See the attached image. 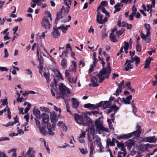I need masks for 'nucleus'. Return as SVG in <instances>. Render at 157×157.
I'll use <instances>...</instances> for the list:
<instances>
[{
  "instance_id": "obj_1",
  "label": "nucleus",
  "mask_w": 157,
  "mask_h": 157,
  "mask_svg": "<svg viewBox=\"0 0 157 157\" xmlns=\"http://www.w3.org/2000/svg\"><path fill=\"white\" fill-rule=\"evenodd\" d=\"M48 130V133L50 136H54V133L52 132V125L50 123L45 124L44 123H42L41 126L40 125L38 128L39 129H46V127Z\"/></svg>"
},
{
  "instance_id": "obj_2",
  "label": "nucleus",
  "mask_w": 157,
  "mask_h": 157,
  "mask_svg": "<svg viewBox=\"0 0 157 157\" xmlns=\"http://www.w3.org/2000/svg\"><path fill=\"white\" fill-rule=\"evenodd\" d=\"M59 93L62 95L64 96L65 94H70V92L68 88L63 83H61L59 86Z\"/></svg>"
},
{
  "instance_id": "obj_3",
  "label": "nucleus",
  "mask_w": 157,
  "mask_h": 157,
  "mask_svg": "<svg viewBox=\"0 0 157 157\" xmlns=\"http://www.w3.org/2000/svg\"><path fill=\"white\" fill-rule=\"evenodd\" d=\"M74 118L76 122L78 124L85 126L87 124L84 122L83 116L78 113H75L74 114Z\"/></svg>"
},
{
  "instance_id": "obj_4",
  "label": "nucleus",
  "mask_w": 157,
  "mask_h": 157,
  "mask_svg": "<svg viewBox=\"0 0 157 157\" xmlns=\"http://www.w3.org/2000/svg\"><path fill=\"white\" fill-rule=\"evenodd\" d=\"M111 67H106L105 68H102L100 71V73L103 75H106V76H105V78H106L108 79L111 73Z\"/></svg>"
},
{
  "instance_id": "obj_5",
  "label": "nucleus",
  "mask_w": 157,
  "mask_h": 157,
  "mask_svg": "<svg viewBox=\"0 0 157 157\" xmlns=\"http://www.w3.org/2000/svg\"><path fill=\"white\" fill-rule=\"evenodd\" d=\"M41 24L42 26L46 29H49L50 28V24L48 18L45 16L42 20Z\"/></svg>"
},
{
  "instance_id": "obj_6",
  "label": "nucleus",
  "mask_w": 157,
  "mask_h": 157,
  "mask_svg": "<svg viewBox=\"0 0 157 157\" xmlns=\"http://www.w3.org/2000/svg\"><path fill=\"white\" fill-rule=\"evenodd\" d=\"M96 129L98 132L101 131V130L103 128V125L102 123L100 121V118L99 117L96 119L94 122Z\"/></svg>"
},
{
  "instance_id": "obj_7",
  "label": "nucleus",
  "mask_w": 157,
  "mask_h": 157,
  "mask_svg": "<svg viewBox=\"0 0 157 157\" xmlns=\"http://www.w3.org/2000/svg\"><path fill=\"white\" fill-rule=\"evenodd\" d=\"M66 10H60L57 12L56 13V17L55 19V23L60 20L63 18L65 15V12H66Z\"/></svg>"
},
{
  "instance_id": "obj_8",
  "label": "nucleus",
  "mask_w": 157,
  "mask_h": 157,
  "mask_svg": "<svg viewBox=\"0 0 157 157\" xmlns=\"http://www.w3.org/2000/svg\"><path fill=\"white\" fill-rule=\"evenodd\" d=\"M50 120L53 124H55L58 121L57 119V114L55 112H51L50 113Z\"/></svg>"
},
{
  "instance_id": "obj_9",
  "label": "nucleus",
  "mask_w": 157,
  "mask_h": 157,
  "mask_svg": "<svg viewBox=\"0 0 157 157\" xmlns=\"http://www.w3.org/2000/svg\"><path fill=\"white\" fill-rule=\"evenodd\" d=\"M125 144L128 150H130L132 147L135 144L134 140L131 139L125 142Z\"/></svg>"
},
{
  "instance_id": "obj_10",
  "label": "nucleus",
  "mask_w": 157,
  "mask_h": 157,
  "mask_svg": "<svg viewBox=\"0 0 157 157\" xmlns=\"http://www.w3.org/2000/svg\"><path fill=\"white\" fill-rule=\"evenodd\" d=\"M35 153V151L33 150V148L30 147L28 151L24 155V157H26L30 154V155H29V157H35V155L34 154Z\"/></svg>"
},
{
  "instance_id": "obj_11",
  "label": "nucleus",
  "mask_w": 157,
  "mask_h": 157,
  "mask_svg": "<svg viewBox=\"0 0 157 157\" xmlns=\"http://www.w3.org/2000/svg\"><path fill=\"white\" fill-rule=\"evenodd\" d=\"M41 117L42 119V123L45 124L49 123L48 122L49 121V117L48 115L45 113H42L41 114Z\"/></svg>"
},
{
  "instance_id": "obj_12",
  "label": "nucleus",
  "mask_w": 157,
  "mask_h": 157,
  "mask_svg": "<svg viewBox=\"0 0 157 157\" xmlns=\"http://www.w3.org/2000/svg\"><path fill=\"white\" fill-rule=\"evenodd\" d=\"M98 79L95 76H92L91 79V86L93 87H96L99 86L97 83Z\"/></svg>"
},
{
  "instance_id": "obj_13",
  "label": "nucleus",
  "mask_w": 157,
  "mask_h": 157,
  "mask_svg": "<svg viewBox=\"0 0 157 157\" xmlns=\"http://www.w3.org/2000/svg\"><path fill=\"white\" fill-rule=\"evenodd\" d=\"M33 114L38 119H41V115L40 111L37 108L34 107L33 109Z\"/></svg>"
},
{
  "instance_id": "obj_14",
  "label": "nucleus",
  "mask_w": 157,
  "mask_h": 157,
  "mask_svg": "<svg viewBox=\"0 0 157 157\" xmlns=\"http://www.w3.org/2000/svg\"><path fill=\"white\" fill-rule=\"evenodd\" d=\"M97 11L98 14L97 17V21L98 23L102 24L103 23V21L102 19V15L98 12L99 10Z\"/></svg>"
},
{
  "instance_id": "obj_15",
  "label": "nucleus",
  "mask_w": 157,
  "mask_h": 157,
  "mask_svg": "<svg viewBox=\"0 0 157 157\" xmlns=\"http://www.w3.org/2000/svg\"><path fill=\"white\" fill-rule=\"evenodd\" d=\"M53 31L52 32V35L54 38H58L60 35L59 30L55 27H53Z\"/></svg>"
},
{
  "instance_id": "obj_16",
  "label": "nucleus",
  "mask_w": 157,
  "mask_h": 157,
  "mask_svg": "<svg viewBox=\"0 0 157 157\" xmlns=\"http://www.w3.org/2000/svg\"><path fill=\"white\" fill-rule=\"evenodd\" d=\"M141 131H138L136 130L133 132L129 133L130 137H131L133 135H134L135 136L139 137L140 136V134H141Z\"/></svg>"
},
{
  "instance_id": "obj_17",
  "label": "nucleus",
  "mask_w": 157,
  "mask_h": 157,
  "mask_svg": "<svg viewBox=\"0 0 157 157\" xmlns=\"http://www.w3.org/2000/svg\"><path fill=\"white\" fill-rule=\"evenodd\" d=\"M107 5V2L105 1L102 2L99 6L97 10H105V8Z\"/></svg>"
},
{
  "instance_id": "obj_18",
  "label": "nucleus",
  "mask_w": 157,
  "mask_h": 157,
  "mask_svg": "<svg viewBox=\"0 0 157 157\" xmlns=\"http://www.w3.org/2000/svg\"><path fill=\"white\" fill-rule=\"evenodd\" d=\"M34 3H36L37 6H40L42 8H43L47 6L45 3L43 4L41 2V0H32Z\"/></svg>"
},
{
  "instance_id": "obj_19",
  "label": "nucleus",
  "mask_w": 157,
  "mask_h": 157,
  "mask_svg": "<svg viewBox=\"0 0 157 157\" xmlns=\"http://www.w3.org/2000/svg\"><path fill=\"white\" fill-rule=\"evenodd\" d=\"M77 99L76 98H71L72 101V105L73 108H77L79 105V103L78 101H76Z\"/></svg>"
},
{
  "instance_id": "obj_20",
  "label": "nucleus",
  "mask_w": 157,
  "mask_h": 157,
  "mask_svg": "<svg viewBox=\"0 0 157 157\" xmlns=\"http://www.w3.org/2000/svg\"><path fill=\"white\" fill-rule=\"evenodd\" d=\"M84 107L86 108H88L90 109H94L96 108L95 105L92 104L90 103L85 104L84 105Z\"/></svg>"
},
{
  "instance_id": "obj_21",
  "label": "nucleus",
  "mask_w": 157,
  "mask_h": 157,
  "mask_svg": "<svg viewBox=\"0 0 157 157\" xmlns=\"http://www.w3.org/2000/svg\"><path fill=\"white\" fill-rule=\"evenodd\" d=\"M132 98V96L130 95L128 96L125 98H123V100L125 104H129L130 103V100Z\"/></svg>"
},
{
  "instance_id": "obj_22",
  "label": "nucleus",
  "mask_w": 157,
  "mask_h": 157,
  "mask_svg": "<svg viewBox=\"0 0 157 157\" xmlns=\"http://www.w3.org/2000/svg\"><path fill=\"white\" fill-rule=\"evenodd\" d=\"M130 138L129 133L117 136V138L118 140L127 139Z\"/></svg>"
},
{
  "instance_id": "obj_23",
  "label": "nucleus",
  "mask_w": 157,
  "mask_h": 157,
  "mask_svg": "<svg viewBox=\"0 0 157 157\" xmlns=\"http://www.w3.org/2000/svg\"><path fill=\"white\" fill-rule=\"evenodd\" d=\"M71 0H64L65 5L67 6L66 7V10H69L70 9V6L71 4Z\"/></svg>"
},
{
  "instance_id": "obj_24",
  "label": "nucleus",
  "mask_w": 157,
  "mask_h": 157,
  "mask_svg": "<svg viewBox=\"0 0 157 157\" xmlns=\"http://www.w3.org/2000/svg\"><path fill=\"white\" fill-rule=\"evenodd\" d=\"M61 65L63 69L66 68L67 67V61L65 58H63L61 61Z\"/></svg>"
},
{
  "instance_id": "obj_25",
  "label": "nucleus",
  "mask_w": 157,
  "mask_h": 157,
  "mask_svg": "<svg viewBox=\"0 0 157 157\" xmlns=\"http://www.w3.org/2000/svg\"><path fill=\"white\" fill-rule=\"evenodd\" d=\"M109 37L110 40L113 42H116L118 41V40L117 39L115 34L113 33H110Z\"/></svg>"
},
{
  "instance_id": "obj_26",
  "label": "nucleus",
  "mask_w": 157,
  "mask_h": 157,
  "mask_svg": "<svg viewBox=\"0 0 157 157\" xmlns=\"http://www.w3.org/2000/svg\"><path fill=\"white\" fill-rule=\"evenodd\" d=\"M148 142L149 143H155L156 142V139L155 136H148Z\"/></svg>"
},
{
  "instance_id": "obj_27",
  "label": "nucleus",
  "mask_w": 157,
  "mask_h": 157,
  "mask_svg": "<svg viewBox=\"0 0 157 157\" xmlns=\"http://www.w3.org/2000/svg\"><path fill=\"white\" fill-rule=\"evenodd\" d=\"M103 109H106L109 108L111 105V103L108 101H105L104 102Z\"/></svg>"
},
{
  "instance_id": "obj_28",
  "label": "nucleus",
  "mask_w": 157,
  "mask_h": 157,
  "mask_svg": "<svg viewBox=\"0 0 157 157\" xmlns=\"http://www.w3.org/2000/svg\"><path fill=\"white\" fill-rule=\"evenodd\" d=\"M102 75H101V73H100V71L99 72V73L97 74L96 76L98 77L99 79V82L100 83H101L105 79V77L103 76L102 77Z\"/></svg>"
},
{
  "instance_id": "obj_29",
  "label": "nucleus",
  "mask_w": 157,
  "mask_h": 157,
  "mask_svg": "<svg viewBox=\"0 0 157 157\" xmlns=\"http://www.w3.org/2000/svg\"><path fill=\"white\" fill-rule=\"evenodd\" d=\"M38 60H39V64L38 66L42 65L43 66L44 63V59L41 55H40V56H39L38 58Z\"/></svg>"
},
{
  "instance_id": "obj_30",
  "label": "nucleus",
  "mask_w": 157,
  "mask_h": 157,
  "mask_svg": "<svg viewBox=\"0 0 157 157\" xmlns=\"http://www.w3.org/2000/svg\"><path fill=\"white\" fill-rule=\"evenodd\" d=\"M108 144L111 146H114L115 145L114 143V138L112 139V141H111L110 139H108L106 141V144Z\"/></svg>"
},
{
  "instance_id": "obj_31",
  "label": "nucleus",
  "mask_w": 157,
  "mask_h": 157,
  "mask_svg": "<svg viewBox=\"0 0 157 157\" xmlns=\"http://www.w3.org/2000/svg\"><path fill=\"white\" fill-rule=\"evenodd\" d=\"M128 63L125 65L126 66L125 67L124 70L126 71H128L129 70L133 68V65H131L130 63L129 64H128Z\"/></svg>"
},
{
  "instance_id": "obj_32",
  "label": "nucleus",
  "mask_w": 157,
  "mask_h": 157,
  "mask_svg": "<svg viewBox=\"0 0 157 157\" xmlns=\"http://www.w3.org/2000/svg\"><path fill=\"white\" fill-rule=\"evenodd\" d=\"M104 56L106 58V60L107 62V67H111L110 65V63L109 62L110 59V56L107 54H105V55Z\"/></svg>"
},
{
  "instance_id": "obj_33",
  "label": "nucleus",
  "mask_w": 157,
  "mask_h": 157,
  "mask_svg": "<svg viewBox=\"0 0 157 157\" xmlns=\"http://www.w3.org/2000/svg\"><path fill=\"white\" fill-rule=\"evenodd\" d=\"M44 77H45L46 79V81L47 83H48L50 81V80L49 81V76L50 74H48L46 73V72H44Z\"/></svg>"
},
{
  "instance_id": "obj_34",
  "label": "nucleus",
  "mask_w": 157,
  "mask_h": 157,
  "mask_svg": "<svg viewBox=\"0 0 157 157\" xmlns=\"http://www.w3.org/2000/svg\"><path fill=\"white\" fill-rule=\"evenodd\" d=\"M79 150H80L81 153L82 154H87L88 153V151L86 148L84 149L82 147H81L79 148Z\"/></svg>"
},
{
  "instance_id": "obj_35",
  "label": "nucleus",
  "mask_w": 157,
  "mask_h": 157,
  "mask_svg": "<svg viewBox=\"0 0 157 157\" xmlns=\"http://www.w3.org/2000/svg\"><path fill=\"white\" fill-rule=\"evenodd\" d=\"M40 133L43 136L46 135L48 134V132L46 129H39Z\"/></svg>"
},
{
  "instance_id": "obj_36",
  "label": "nucleus",
  "mask_w": 157,
  "mask_h": 157,
  "mask_svg": "<svg viewBox=\"0 0 157 157\" xmlns=\"http://www.w3.org/2000/svg\"><path fill=\"white\" fill-rule=\"evenodd\" d=\"M133 11L132 13L129 15V19L132 21L133 19V16H135L136 14V11L137 10H133Z\"/></svg>"
},
{
  "instance_id": "obj_37",
  "label": "nucleus",
  "mask_w": 157,
  "mask_h": 157,
  "mask_svg": "<svg viewBox=\"0 0 157 157\" xmlns=\"http://www.w3.org/2000/svg\"><path fill=\"white\" fill-rule=\"evenodd\" d=\"M135 65L136 66H137L139 63L140 62V59L139 57L137 56H135Z\"/></svg>"
},
{
  "instance_id": "obj_38",
  "label": "nucleus",
  "mask_w": 157,
  "mask_h": 157,
  "mask_svg": "<svg viewBox=\"0 0 157 157\" xmlns=\"http://www.w3.org/2000/svg\"><path fill=\"white\" fill-rule=\"evenodd\" d=\"M136 50L137 52H140L141 51V47L139 43L137 42L136 46Z\"/></svg>"
},
{
  "instance_id": "obj_39",
  "label": "nucleus",
  "mask_w": 157,
  "mask_h": 157,
  "mask_svg": "<svg viewBox=\"0 0 157 157\" xmlns=\"http://www.w3.org/2000/svg\"><path fill=\"white\" fill-rule=\"evenodd\" d=\"M131 60L127 59L125 61V63L124 65H126L127 64V63H128V64H129L130 63H132L134 61H135V57L134 58L133 57H131Z\"/></svg>"
},
{
  "instance_id": "obj_40",
  "label": "nucleus",
  "mask_w": 157,
  "mask_h": 157,
  "mask_svg": "<svg viewBox=\"0 0 157 157\" xmlns=\"http://www.w3.org/2000/svg\"><path fill=\"white\" fill-rule=\"evenodd\" d=\"M125 146L124 145V146H123V147H121V151H123V156L124 157L125 156H126V155L127 154V153L126 150L125 148Z\"/></svg>"
},
{
  "instance_id": "obj_41",
  "label": "nucleus",
  "mask_w": 157,
  "mask_h": 157,
  "mask_svg": "<svg viewBox=\"0 0 157 157\" xmlns=\"http://www.w3.org/2000/svg\"><path fill=\"white\" fill-rule=\"evenodd\" d=\"M40 110L42 111H44L46 112L49 113L50 112V110L49 108L42 106L40 107Z\"/></svg>"
},
{
  "instance_id": "obj_42",
  "label": "nucleus",
  "mask_w": 157,
  "mask_h": 157,
  "mask_svg": "<svg viewBox=\"0 0 157 157\" xmlns=\"http://www.w3.org/2000/svg\"><path fill=\"white\" fill-rule=\"evenodd\" d=\"M90 133L94 136L95 133V130L94 127L93 125H91L90 128Z\"/></svg>"
},
{
  "instance_id": "obj_43",
  "label": "nucleus",
  "mask_w": 157,
  "mask_h": 157,
  "mask_svg": "<svg viewBox=\"0 0 157 157\" xmlns=\"http://www.w3.org/2000/svg\"><path fill=\"white\" fill-rule=\"evenodd\" d=\"M31 106V105L30 103H28L27 105V107L25 109V114L27 113L29 110L30 109V107Z\"/></svg>"
},
{
  "instance_id": "obj_44",
  "label": "nucleus",
  "mask_w": 157,
  "mask_h": 157,
  "mask_svg": "<svg viewBox=\"0 0 157 157\" xmlns=\"http://www.w3.org/2000/svg\"><path fill=\"white\" fill-rule=\"evenodd\" d=\"M45 15H46V16L47 17V18H48V17L50 19L51 21H52V17H51V15L50 13L49 12L46 10L45 12Z\"/></svg>"
},
{
  "instance_id": "obj_45",
  "label": "nucleus",
  "mask_w": 157,
  "mask_h": 157,
  "mask_svg": "<svg viewBox=\"0 0 157 157\" xmlns=\"http://www.w3.org/2000/svg\"><path fill=\"white\" fill-rule=\"evenodd\" d=\"M110 108H111L112 110L114 109V111L115 112L117 111L119 109V108L117 107L116 104H115L111 106H110Z\"/></svg>"
},
{
  "instance_id": "obj_46",
  "label": "nucleus",
  "mask_w": 157,
  "mask_h": 157,
  "mask_svg": "<svg viewBox=\"0 0 157 157\" xmlns=\"http://www.w3.org/2000/svg\"><path fill=\"white\" fill-rule=\"evenodd\" d=\"M98 146L99 147L100 151L101 152H103L104 151L102 150L103 149H104V148L102 146L101 143H99L98 144Z\"/></svg>"
},
{
  "instance_id": "obj_47",
  "label": "nucleus",
  "mask_w": 157,
  "mask_h": 157,
  "mask_svg": "<svg viewBox=\"0 0 157 157\" xmlns=\"http://www.w3.org/2000/svg\"><path fill=\"white\" fill-rule=\"evenodd\" d=\"M152 60V59L150 57H149L148 59H147L145 62V64L147 65H149L151 61Z\"/></svg>"
},
{
  "instance_id": "obj_48",
  "label": "nucleus",
  "mask_w": 157,
  "mask_h": 157,
  "mask_svg": "<svg viewBox=\"0 0 157 157\" xmlns=\"http://www.w3.org/2000/svg\"><path fill=\"white\" fill-rule=\"evenodd\" d=\"M144 26L147 31H150L151 30V27L149 24H145L144 25Z\"/></svg>"
},
{
  "instance_id": "obj_49",
  "label": "nucleus",
  "mask_w": 157,
  "mask_h": 157,
  "mask_svg": "<svg viewBox=\"0 0 157 157\" xmlns=\"http://www.w3.org/2000/svg\"><path fill=\"white\" fill-rule=\"evenodd\" d=\"M121 89L118 87L116 90V93H114V94L116 95V96L119 95L120 93H121Z\"/></svg>"
},
{
  "instance_id": "obj_50",
  "label": "nucleus",
  "mask_w": 157,
  "mask_h": 157,
  "mask_svg": "<svg viewBox=\"0 0 157 157\" xmlns=\"http://www.w3.org/2000/svg\"><path fill=\"white\" fill-rule=\"evenodd\" d=\"M124 30V29L122 28L121 30L117 31L116 32V33L117 35H121L123 33Z\"/></svg>"
},
{
  "instance_id": "obj_51",
  "label": "nucleus",
  "mask_w": 157,
  "mask_h": 157,
  "mask_svg": "<svg viewBox=\"0 0 157 157\" xmlns=\"http://www.w3.org/2000/svg\"><path fill=\"white\" fill-rule=\"evenodd\" d=\"M70 26V25H67L66 26H64V25H63V28L62 30V31L64 33H66V32H64V31H67V30L68 28Z\"/></svg>"
},
{
  "instance_id": "obj_52",
  "label": "nucleus",
  "mask_w": 157,
  "mask_h": 157,
  "mask_svg": "<svg viewBox=\"0 0 157 157\" xmlns=\"http://www.w3.org/2000/svg\"><path fill=\"white\" fill-rule=\"evenodd\" d=\"M104 101H100L98 105H96V109H98L99 107H101L102 106L103 108L104 106Z\"/></svg>"
},
{
  "instance_id": "obj_53",
  "label": "nucleus",
  "mask_w": 157,
  "mask_h": 157,
  "mask_svg": "<svg viewBox=\"0 0 157 157\" xmlns=\"http://www.w3.org/2000/svg\"><path fill=\"white\" fill-rule=\"evenodd\" d=\"M2 101V102L1 104L2 105H8V101L7 98L5 99L4 100H1Z\"/></svg>"
},
{
  "instance_id": "obj_54",
  "label": "nucleus",
  "mask_w": 157,
  "mask_h": 157,
  "mask_svg": "<svg viewBox=\"0 0 157 157\" xmlns=\"http://www.w3.org/2000/svg\"><path fill=\"white\" fill-rule=\"evenodd\" d=\"M57 71L58 72V75L56 76V77L61 79H63V76L61 74V73H60V71L58 70H57Z\"/></svg>"
},
{
  "instance_id": "obj_55",
  "label": "nucleus",
  "mask_w": 157,
  "mask_h": 157,
  "mask_svg": "<svg viewBox=\"0 0 157 157\" xmlns=\"http://www.w3.org/2000/svg\"><path fill=\"white\" fill-rule=\"evenodd\" d=\"M65 77L67 78L68 79V78H70V74L68 72V71L67 70H66L65 72Z\"/></svg>"
},
{
  "instance_id": "obj_56",
  "label": "nucleus",
  "mask_w": 157,
  "mask_h": 157,
  "mask_svg": "<svg viewBox=\"0 0 157 157\" xmlns=\"http://www.w3.org/2000/svg\"><path fill=\"white\" fill-rule=\"evenodd\" d=\"M68 80L71 83H75L76 82V79H75L74 78H68Z\"/></svg>"
},
{
  "instance_id": "obj_57",
  "label": "nucleus",
  "mask_w": 157,
  "mask_h": 157,
  "mask_svg": "<svg viewBox=\"0 0 157 157\" xmlns=\"http://www.w3.org/2000/svg\"><path fill=\"white\" fill-rule=\"evenodd\" d=\"M13 124H14V123H13V122H12V121H10L8 123V124H7L6 125H5L4 124H3L2 125L3 126H5L6 127H8L9 126H13Z\"/></svg>"
},
{
  "instance_id": "obj_58",
  "label": "nucleus",
  "mask_w": 157,
  "mask_h": 157,
  "mask_svg": "<svg viewBox=\"0 0 157 157\" xmlns=\"http://www.w3.org/2000/svg\"><path fill=\"white\" fill-rule=\"evenodd\" d=\"M124 48L128 49L129 46V44L128 43L125 41H124Z\"/></svg>"
},
{
  "instance_id": "obj_59",
  "label": "nucleus",
  "mask_w": 157,
  "mask_h": 157,
  "mask_svg": "<svg viewBox=\"0 0 157 157\" xmlns=\"http://www.w3.org/2000/svg\"><path fill=\"white\" fill-rule=\"evenodd\" d=\"M124 84V80H122L120 83L118 85V87L121 89V87L123 86Z\"/></svg>"
},
{
  "instance_id": "obj_60",
  "label": "nucleus",
  "mask_w": 157,
  "mask_h": 157,
  "mask_svg": "<svg viewBox=\"0 0 157 157\" xmlns=\"http://www.w3.org/2000/svg\"><path fill=\"white\" fill-rule=\"evenodd\" d=\"M0 70L2 71H7L8 69L5 67H0Z\"/></svg>"
},
{
  "instance_id": "obj_61",
  "label": "nucleus",
  "mask_w": 157,
  "mask_h": 157,
  "mask_svg": "<svg viewBox=\"0 0 157 157\" xmlns=\"http://www.w3.org/2000/svg\"><path fill=\"white\" fill-rule=\"evenodd\" d=\"M9 33H6L4 37L5 40H9L10 38V37H9Z\"/></svg>"
},
{
  "instance_id": "obj_62",
  "label": "nucleus",
  "mask_w": 157,
  "mask_h": 157,
  "mask_svg": "<svg viewBox=\"0 0 157 157\" xmlns=\"http://www.w3.org/2000/svg\"><path fill=\"white\" fill-rule=\"evenodd\" d=\"M5 56L4 58H7L9 56V53H8L7 49L5 48L4 50Z\"/></svg>"
},
{
  "instance_id": "obj_63",
  "label": "nucleus",
  "mask_w": 157,
  "mask_h": 157,
  "mask_svg": "<svg viewBox=\"0 0 157 157\" xmlns=\"http://www.w3.org/2000/svg\"><path fill=\"white\" fill-rule=\"evenodd\" d=\"M34 119L36 125H37L39 127L40 125L39 121L36 118H35Z\"/></svg>"
},
{
  "instance_id": "obj_64",
  "label": "nucleus",
  "mask_w": 157,
  "mask_h": 157,
  "mask_svg": "<svg viewBox=\"0 0 157 157\" xmlns=\"http://www.w3.org/2000/svg\"><path fill=\"white\" fill-rule=\"evenodd\" d=\"M121 6V4L120 3H117L116 4L114 7L116 10H120V9L119 8H118L120 7Z\"/></svg>"
}]
</instances>
